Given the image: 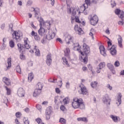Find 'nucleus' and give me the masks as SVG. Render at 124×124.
<instances>
[{"mask_svg": "<svg viewBox=\"0 0 124 124\" xmlns=\"http://www.w3.org/2000/svg\"><path fill=\"white\" fill-rule=\"evenodd\" d=\"M82 52L84 53L85 55L82 53V56L80 57L81 62L84 63H87L88 62V54L90 53V47L86 44H83V47L82 48Z\"/></svg>", "mask_w": 124, "mask_h": 124, "instance_id": "nucleus-1", "label": "nucleus"}, {"mask_svg": "<svg viewBox=\"0 0 124 124\" xmlns=\"http://www.w3.org/2000/svg\"><path fill=\"white\" fill-rule=\"evenodd\" d=\"M72 106L74 109H85V104L82 98L77 99L76 101L74 100L72 103Z\"/></svg>", "mask_w": 124, "mask_h": 124, "instance_id": "nucleus-2", "label": "nucleus"}, {"mask_svg": "<svg viewBox=\"0 0 124 124\" xmlns=\"http://www.w3.org/2000/svg\"><path fill=\"white\" fill-rule=\"evenodd\" d=\"M70 55V49L68 47H66L64 51V56L65 57H62V60L63 62V64L66 65L67 67H69L70 65L68 63V61L66 59V58H69V56Z\"/></svg>", "mask_w": 124, "mask_h": 124, "instance_id": "nucleus-3", "label": "nucleus"}, {"mask_svg": "<svg viewBox=\"0 0 124 124\" xmlns=\"http://www.w3.org/2000/svg\"><path fill=\"white\" fill-rule=\"evenodd\" d=\"M79 90L78 91L79 93L80 94H82L83 95H89V92L88 91V89L85 85L83 84H81L79 86Z\"/></svg>", "mask_w": 124, "mask_h": 124, "instance_id": "nucleus-4", "label": "nucleus"}, {"mask_svg": "<svg viewBox=\"0 0 124 124\" xmlns=\"http://www.w3.org/2000/svg\"><path fill=\"white\" fill-rule=\"evenodd\" d=\"M67 13L72 15L74 17H76V13H77V9L74 7H72L70 5L67 4Z\"/></svg>", "mask_w": 124, "mask_h": 124, "instance_id": "nucleus-5", "label": "nucleus"}, {"mask_svg": "<svg viewBox=\"0 0 124 124\" xmlns=\"http://www.w3.org/2000/svg\"><path fill=\"white\" fill-rule=\"evenodd\" d=\"M86 5L87 4H83L80 7L78 10H77V11L78 12V14H80V13H83L84 12L85 15H88L89 12L86 10V9L88 8V7Z\"/></svg>", "mask_w": 124, "mask_h": 124, "instance_id": "nucleus-6", "label": "nucleus"}, {"mask_svg": "<svg viewBox=\"0 0 124 124\" xmlns=\"http://www.w3.org/2000/svg\"><path fill=\"white\" fill-rule=\"evenodd\" d=\"M90 21L91 25L95 26L98 22V17H97V16L95 15H94L93 17H91Z\"/></svg>", "mask_w": 124, "mask_h": 124, "instance_id": "nucleus-7", "label": "nucleus"}, {"mask_svg": "<svg viewBox=\"0 0 124 124\" xmlns=\"http://www.w3.org/2000/svg\"><path fill=\"white\" fill-rule=\"evenodd\" d=\"M55 36L56 33L52 30H49L48 31V34L46 36V38L47 40H51V39L55 38Z\"/></svg>", "mask_w": 124, "mask_h": 124, "instance_id": "nucleus-8", "label": "nucleus"}, {"mask_svg": "<svg viewBox=\"0 0 124 124\" xmlns=\"http://www.w3.org/2000/svg\"><path fill=\"white\" fill-rule=\"evenodd\" d=\"M13 36L14 38H15L16 41H18L19 39H20V37L22 36V33L20 31H14V33H13Z\"/></svg>", "mask_w": 124, "mask_h": 124, "instance_id": "nucleus-9", "label": "nucleus"}, {"mask_svg": "<svg viewBox=\"0 0 124 124\" xmlns=\"http://www.w3.org/2000/svg\"><path fill=\"white\" fill-rule=\"evenodd\" d=\"M116 46L115 45L112 46L111 48H108V50L110 51V53L112 56H116L117 55Z\"/></svg>", "mask_w": 124, "mask_h": 124, "instance_id": "nucleus-10", "label": "nucleus"}, {"mask_svg": "<svg viewBox=\"0 0 124 124\" xmlns=\"http://www.w3.org/2000/svg\"><path fill=\"white\" fill-rule=\"evenodd\" d=\"M73 41V36H71V35L67 34L65 37V41L68 45L70 44V42Z\"/></svg>", "mask_w": 124, "mask_h": 124, "instance_id": "nucleus-11", "label": "nucleus"}, {"mask_svg": "<svg viewBox=\"0 0 124 124\" xmlns=\"http://www.w3.org/2000/svg\"><path fill=\"white\" fill-rule=\"evenodd\" d=\"M103 102L104 104H108L110 105V102H111V99L109 98V95L108 94H106L105 96L103 97Z\"/></svg>", "mask_w": 124, "mask_h": 124, "instance_id": "nucleus-12", "label": "nucleus"}, {"mask_svg": "<svg viewBox=\"0 0 124 124\" xmlns=\"http://www.w3.org/2000/svg\"><path fill=\"white\" fill-rule=\"evenodd\" d=\"M17 95L19 97H23V96H25V90L22 88H20L17 90Z\"/></svg>", "mask_w": 124, "mask_h": 124, "instance_id": "nucleus-13", "label": "nucleus"}, {"mask_svg": "<svg viewBox=\"0 0 124 124\" xmlns=\"http://www.w3.org/2000/svg\"><path fill=\"white\" fill-rule=\"evenodd\" d=\"M24 46L26 49H30L31 46H30V41L28 38H24Z\"/></svg>", "mask_w": 124, "mask_h": 124, "instance_id": "nucleus-14", "label": "nucleus"}, {"mask_svg": "<svg viewBox=\"0 0 124 124\" xmlns=\"http://www.w3.org/2000/svg\"><path fill=\"white\" fill-rule=\"evenodd\" d=\"M115 13L116 15H118L119 17H123L124 16V11H121L120 9H116L115 10Z\"/></svg>", "mask_w": 124, "mask_h": 124, "instance_id": "nucleus-15", "label": "nucleus"}, {"mask_svg": "<svg viewBox=\"0 0 124 124\" xmlns=\"http://www.w3.org/2000/svg\"><path fill=\"white\" fill-rule=\"evenodd\" d=\"M107 66L108 67V69L111 71L112 73L113 74H116V71L115 70V67L114 65L111 63H108L107 64Z\"/></svg>", "mask_w": 124, "mask_h": 124, "instance_id": "nucleus-16", "label": "nucleus"}, {"mask_svg": "<svg viewBox=\"0 0 124 124\" xmlns=\"http://www.w3.org/2000/svg\"><path fill=\"white\" fill-rule=\"evenodd\" d=\"M73 47V49L74 50H75V51H78V52L81 53V55H83V52H82V51H81V49H80V47H79V43H76L75 44H74Z\"/></svg>", "mask_w": 124, "mask_h": 124, "instance_id": "nucleus-17", "label": "nucleus"}, {"mask_svg": "<svg viewBox=\"0 0 124 124\" xmlns=\"http://www.w3.org/2000/svg\"><path fill=\"white\" fill-rule=\"evenodd\" d=\"M46 62L47 65H51V63H52V57L50 53L46 56Z\"/></svg>", "mask_w": 124, "mask_h": 124, "instance_id": "nucleus-18", "label": "nucleus"}, {"mask_svg": "<svg viewBox=\"0 0 124 124\" xmlns=\"http://www.w3.org/2000/svg\"><path fill=\"white\" fill-rule=\"evenodd\" d=\"M43 26L44 27V29H46V30H50V29L51 28V24L50 23V21L47 20L45 22V23H44L43 24Z\"/></svg>", "mask_w": 124, "mask_h": 124, "instance_id": "nucleus-19", "label": "nucleus"}, {"mask_svg": "<svg viewBox=\"0 0 124 124\" xmlns=\"http://www.w3.org/2000/svg\"><path fill=\"white\" fill-rule=\"evenodd\" d=\"M116 104L117 106H120L122 104V94L119 93L117 97Z\"/></svg>", "mask_w": 124, "mask_h": 124, "instance_id": "nucleus-20", "label": "nucleus"}, {"mask_svg": "<svg viewBox=\"0 0 124 124\" xmlns=\"http://www.w3.org/2000/svg\"><path fill=\"white\" fill-rule=\"evenodd\" d=\"M40 28L38 31V33L40 35H43L44 34H46L47 32V31L45 30V28H42V26H40Z\"/></svg>", "mask_w": 124, "mask_h": 124, "instance_id": "nucleus-21", "label": "nucleus"}, {"mask_svg": "<svg viewBox=\"0 0 124 124\" xmlns=\"http://www.w3.org/2000/svg\"><path fill=\"white\" fill-rule=\"evenodd\" d=\"M100 52L104 57H106L107 56V54H106V52L105 51V48H104V46H101L99 47Z\"/></svg>", "mask_w": 124, "mask_h": 124, "instance_id": "nucleus-22", "label": "nucleus"}, {"mask_svg": "<svg viewBox=\"0 0 124 124\" xmlns=\"http://www.w3.org/2000/svg\"><path fill=\"white\" fill-rule=\"evenodd\" d=\"M52 111L49 108H47L46 111V120H49L50 117V115Z\"/></svg>", "mask_w": 124, "mask_h": 124, "instance_id": "nucleus-23", "label": "nucleus"}, {"mask_svg": "<svg viewBox=\"0 0 124 124\" xmlns=\"http://www.w3.org/2000/svg\"><path fill=\"white\" fill-rule=\"evenodd\" d=\"M117 40L120 48H123V38L121 35H119Z\"/></svg>", "mask_w": 124, "mask_h": 124, "instance_id": "nucleus-24", "label": "nucleus"}, {"mask_svg": "<svg viewBox=\"0 0 124 124\" xmlns=\"http://www.w3.org/2000/svg\"><path fill=\"white\" fill-rule=\"evenodd\" d=\"M2 81L6 85H7V86H9L10 85V84H11L10 79L6 77L3 78Z\"/></svg>", "mask_w": 124, "mask_h": 124, "instance_id": "nucleus-25", "label": "nucleus"}, {"mask_svg": "<svg viewBox=\"0 0 124 124\" xmlns=\"http://www.w3.org/2000/svg\"><path fill=\"white\" fill-rule=\"evenodd\" d=\"M75 31H78V34H82L83 33V30L81 28L78 27V25H76L75 26Z\"/></svg>", "mask_w": 124, "mask_h": 124, "instance_id": "nucleus-26", "label": "nucleus"}, {"mask_svg": "<svg viewBox=\"0 0 124 124\" xmlns=\"http://www.w3.org/2000/svg\"><path fill=\"white\" fill-rule=\"evenodd\" d=\"M40 93H41V90L36 89L33 93V96H34V97H36V96H38Z\"/></svg>", "mask_w": 124, "mask_h": 124, "instance_id": "nucleus-27", "label": "nucleus"}, {"mask_svg": "<svg viewBox=\"0 0 124 124\" xmlns=\"http://www.w3.org/2000/svg\"><path fill=\"white\" fill-rule=\"evenodd\" d=\"M7 62L8 63V66H6V69L5 70H8L11 68V58H9L7 59Z\"/></svg>", "mask_w": 124, "mask_h": 124, "instance_id": "nucleus-28", "label": "nucleus"}, {"mask_svg": "<svg viewBox=\"0 0 124 124\" xmlns=\"http://www.w3.org/2000/svg\"><path fill=\"white\" fill-rule=\"evenodd\" d=\"M78 122H84V123H88V118L86 117H79L77 118Z\"/></svg>", "mask_w": 124, "mask_h": 124, "instance_id": "nucleus-29", "label": "nucleus"}, {"mask_svg": "<svg viewBox=\"0 0 124 124\" xmlns=\"http://www.w3.org/2000/svg\"><path fill=\"white\" fill-rule=\"evenodd\" d=\"M94 33H95V31H94V29L93 28L91 29L90 30L89 35L92 37V39H93V40L94 39V37H93V34H94Z\"/></svg>", "mask_w": 124, "mask_h": 124, "instance_id": "nucleus-30", "label": "nucleus"}, {"mask_svg": "<svg viewBox=\"0 0 124 124\" xmlns=\"http://www.w3.org/2000/svg\"><path fill=\"white\" fill-rule=\"evenodd\" d=\"M110 118L112 119V121H113L114 123H118V122L119 121V119L118 118V117L114 116L113 115H110Z\"/></svg>", "mask_w": 124, "mask_h": 124, "instance_id": "nucleus-31", "label": "nucleus"}, {"mask_svg": "<svg viewBox=\"0 0 124 124\" xmlns=\"http://www.w3.org/2000/svg\"><path fill=\"white\" fill-rule=\"evenodd\" d=\"M68 102H69V98L68 97H66L62 99V103L64 105L68 104Z\"/></svg>", "mask_w": 124, "mask_h": 124, "instance_id": "nucleus-32", "label": "nucleus"}, {"mask_svg": "<svg viewBox=\"0 0 124 124\" xmlns=\"http://www.w3.org/2000/svg\"><path fill=\"white\" fill-rule=\"evenodd\" d=\"M31 10L32 11L34 12L35 13V17H36L37 18H39V15H40V13L39 12L37 11V10H35L34 8H31Z\"/></svg>", "mask_w": 124, "mask_h": 124, "instance_id": "nucleus-33", "label": "nucleus"}, {"mask_svg": "<svg viewBox=\"0 0 124 124\" xmlns=\"http://www.w3.org/2000/svg\"><path fill=\"white\" fill-rule=\"evenodd\" d=\"M42 89H43V83L41 82L38 83L37 84V89L42 91Z\"/></svg>", "mask_w": 124, "mask_h": 124, "instance_id": "nucleus-34", "label": "nucleus"}, {"mask_svg": "<svg viewBox=\"0 0 124 124\" xmlns=\"http://www.w3.org/2000/svg\"><path fill=\"white\" fill-rule=\"evenodd\" d=\"M33 79V74L31 73L28 75V82H31V81Z\"/></svg>", "mask_w": 124, "mask_h": 124, "instance_id": "nucleus-35", "label": "nucleus"}, {"mask_svg": "<svg viewBox=\"0 0 124 124\" xmlns=\"http://www.w3.org/2000/svg\"><path fill=\"white\" fill-rule=\"evenodd\" d=\"M34 51L36 56H40V51L39 49L36 48V46H34Z\"/></svg>", "mask_w": 124, "mask_h": 124, "instance_id": "nucleus-36", "label": "nucleus"}, {"mask_svg": "<svg viewBox=\"0 0 124 124\" xmlns=\"http://www.w3.org/2000/svg\"><path fill=\"white\" fill-rule=\"evenodd\" d=\"M4 88L6 91L7 95H10V94H11V89L8 88L7 86H5Z\"/></svg>", "mask_w": 124, "mask_h": 124, "instance_id": "nucleus-37", "label": "nucleus"}, {"mask_svg": "<svg viewBox=\"0 0 124 124\" xmlns=\"http://www.w3.org/2000/svg\"><path fill=\"white\" fill-rule=\"evenodd\" d=\"M17 48L19 52H23V49L24 48V47L22 46V44H17Z\"/></svg>", "mask_w": 124, "mask_h": 124, "instance_id": "nucleus-38", "label": "nucleus"}, {"mask_svg": "<svg viewBox=\"0 0 124 124\" xmlns=\"http://www.w3.org/2000/svg\"><path fill=\"white\" fill-rule=\"evenodd\" d=\"M38 21L40 23V27H42L43 25L45 23L44 22V20H43V18L42 17L38 18Z\"/></svg>", "mask_w": 124, "mask_h": 124, "instance_id": "nucleus-39", "label": "nucleus"}, {"mask_svg": "<svg viewBox=\"0 0 124 124\" xmlns=\"http://www.w3.org/2000/svg\"><path fill=\"white\" fill-rule=\"evenodd\" d=\"M105 65H106V64L104 62H101L98 65V67L100 69H103V68L105 67Z\"/></svg>", "mask_w": 124, "mask_h": 124, "instance_id": "nucleus-40", "label": "nucleus"}, {"mask_svg": "<svg viewBox=\"0 0 124 124\" xmlns=\"http://www.w3.org/2000/svg\"><path fill=\"white\" fill-rule=\"evenodd\" d=\"M120 19H121V20L119 21L118 22V25L120 26H123V25L124 24V16H123V17H119Z\"/></svg>", "mask_w": 124, "mask_h": 124, "instance_id": "nucleus-41", "label": "nucleus"}, {"mask_svg": "<svg viewBox=\"0 0 124 124\" xmlns=\"http://www.w3.org/2000/svg\"><path fill=\"white\" fill-rule=\"evenodd\" d=\"M91 86L92 88L93 89L96 88V86H97V81H93L91 83Z\"/></svg>", "mask_w": 124, "mask_h": 124, "instance_id": "nucleus-42", "label": "nucleus"}, {"mask_svg": "<svg viewBox=\"0 0 124 124\" xmlns=\"http://www.w3.org/2000/svg\"><path fill=\"white\" fill-rule=\"evenodd\" d=\"M16 70L17 73H19V74H21V67L20 66L17 65L16 67Z\"/></svg>", "mask_w": 124, "mask_h": 124, "instance_id": "nucleus-43", "label": "nucleus"}, {"mask_svg": "<svg viewBox=\"0 0 124 124\" xmlns=\"http://www.w3.org/2000/svg\"><path fill=\"white\" fill-rule=\"evenodd\" d=\"M9 45L11 48H14V46H15V43H14V41L13 40L10 41L9 42Z\"/></svg>", "mask_w": 124, "mask_h": 124, "instance_id": "nucleus-44", "label": "nucleus"}, {"mask_svg": "<svg viewBox=\"0 0 124 124\" xmlns=\"http://www.w3.org/2000/svg\"><path fill=\"white\" fill-rule=\"evenodd\" d=\"M59 123H61L62 124H66V121L64 118H61L59 120Z\"/></svg>", "mask_w": 124, "mask_h": 124, "instance_id": "nucleus-45", "label": "nucleus"}, {"mask_svg": "<svg viewBox=\"0 0 124 124\" xmlns=\"http://www.w3.org/2000/svg\"><path fill=\"white\" fill-rule=\"evenodd\" d=\"M85 3L84 4H86L85 5L87 6V7L88 5H91V3H92V0H85Z\"/></svg>", "mask_w": 124, "mask_h": 124, "instance_id": "nucleus-46", "label": "nucleus"}, {"mask_svg": "<svg viewBox=\"0 0 124 124\" xmlns=\"http://www.w3.org/2000/svg\"><path fill=\"white\" fill-rule=\"evenodd\" d=\"M65 87L66 89H70V82H69V81H67L65 83Z\"/></svg>", "mask_w": 124, "mask_h": 124, "instance_id": "nucleus-47", "label": "nucleus"}, {"mask_svg": "<svg viewBox=\"0 0 124 124\" xmlns=\"http://www.w3.org/2000/svg\"><path fill=\"white\" fill-rule=\"evenodd\" d=\"M23 122L24 123V124H30V121L28 120V119H26L25 117L23 118Z\"/></svg>", "mask_w": 124, "mask_h": 124, "instance_id": "nucleus-48", "label": "nucleus"}, {"mask_svg": "<svg viewBox=\"0 0 124 124\" xmlns=\"http://www.w3.org/2000/svg\"><path fill=\"white\" fill-rule=\"evenodd\" d=\"M19 58L20 60H22V61H24V60L26 59V57H25V55L23 53H21L19 55Z\"/></svg>", "mask_w": 124, "mask_h": 124, "instance_id": "nucleus-49", "label": "nucleus"}, {"mask_svg": "<svg viewBox=\"0 0 124 124\" xmlns=\"http://www.w3.org/2000/svg\"><path fill=\"white\" fill-rule=\"evenodd\" d=\"M36 108H37V109L38 110H39V111H40V112H41L42 109V107H41V105H37L36 106Z\"/></svg>", "mask_w": 124, "mask_h": 124, "instance_id": "nucleus-50", "label": "nucleus"}, {"mask_svg": "<svg viewBox=\"0 0 124 124\" xmlns=\"http://www.w3.org/2000/svg\"><path fill=\"white\" fill-rule=\"evenodd\" d=\"M112 47V43L110 41L108 42V46L107 47V50H108V48H111Z\"/></svg>", "mask_w": 124, "mask_h": 124, "instance_id": "nucleus-51", "label": "nucleus"}, {"mask_svg": "<svg viewBox=\"0 0 124 124\" xmlns=\"http://www.w3.org/2000/svg\"><path fill=\"white\" fill-rule=\"evenodd\" d=\"M114 66L115 67H119L120 66V62L117 61L114 62Z\"/></svg>", "mask_w": 124, "mask_h": 124, "instance_id": "nucleus-52", "label": "nucleus"}, {"mask_svg": "<svg viewBox=\"0 0 124 124\" xmlns=\"http://www.w3.org/2000/svg\"><path fill=\"white\" fill-rule=\"evenodd\" d=\"M107 88L108 89L109 91H112V90L113 89V87L109 84L107 85Z\"/></svg>", "mask_w": 124, "mask_h": 124, "instance_id": "nucleus-53", "label": "nucleus"}, {"mask_svg": "<svg viewBox=\"0 0 124 124\" xmlns=\"http://www.w3.org/2000/svg\"><path fill=\"white\" fill-rule=\"evenodd\" d=\"M82 69L83 71H84V72H87V71H88V68H87V67L86 66L82 67Z\"/></svg>", "mask_w": 124, "mask_h": 124, "instance_id": "nucleus-54", "label": "nucleus"}, {"mask_svg": "<svg viewBox=\"0 0 124 124\" xmlns=\"http://www.w3.org/2000/svg\"><path fill=\"white\" fill-rule=\"evenodd\" d=\"M60 109L61 111H65V107L63 105H62L60 107Z\"/></svg>", "mask_w": 124, "mask_h": 124, "instance_id": "nucleus-55", "label": "nucleus"}, {"mask_svg": "<svg viewBox=\"0 0 124 124\" xmlns=\"http://www.w3.org/2000/svg\"><path fill=\"white\" fill-rule=\"evenodd\" d=\"M116 4H117L116 3V2H115V1H114L113 2H112L111 3V7H112V8L113 7H115V6H116Z\"/></svg>", "mask_w": 124, "mask_h": 124, "instance_id": "nucleus-56", "label": "nucleus"}, {"mask_svg": "<svg viewBox=\"0 0 124 124\" xmlns=\"http://www.w3.org/2000/svg\"><path fill=\"white\" fill-rule=\"evenodd\" d=\"M37 34V33L35 32H34V31H32L31 32V35H32V36H33L34 37Z\"/></svg>", "mask_w": 124, "mask_h": 124, "instance_id": "nucleus-57", "label": "nucleus"}, {"mask_svg": "<svg viewBox=\"0 0 124 124\" xmlns=\"http://www.w3.org/2000/svg\"><path fill=\"white\" fill-rule=\"evenodd\" d=\"M16 118H20V116H21V114L19 112H18L16 113Z\"/></svg>", "mask_w": 124, "mask_h": 124, "instance_id": "nucleus-58", "label": "nucleus"}, {"mask_svg": "<svg viewBox=\"0 0 124 124\" xmlns=\"http://www.w3.org/2000/svg\"><path fill=\"white\" fill-rule=\"evenodd\" d=\"M4 103H5V104H6V105H7V102H8V99H7V97H5L4 98Z\"/></svg>", "mask_w": 124, "mask_h": 124, "instance_id": "nucleus-59", "label": "nucleus"}, {"mask_svg": "<svg viewBox=\"0 0 124 124\" xmlns=\"http://www.w3.org/2000/svg\"><path fill=\"white\" fill-rule=\"evenodd\" d=\"M36 122H37V124H40L41 123V119L38 118L36 119Z\"/></svg>", "mask_w": 124, "mask_h": 124, "instance_id": "nucleus-60", "label": "nucleus"}, {"mask_svg": "<svg viewBox=\"0 0 124 124\" xmlns=\"http://www.w3.org/2000/svg\"><path fill=\"white\" fill-rule=\"evenodd\" d=\"M55 91L57 93H61V90L58 88L55 89Z\"/></svg>", "mask_w": 124, "mask_h": 124, "instance_id": "nucleus-61", "label": "nucleus"}, {"mask_svg": "<svg viewBox=\"0 0 124 124\" xmlns=\"http://www.w3.org/2000/svg\"><path fill=\"white\" fill-rule=\"evenodd\" d=\"M31 26L32 27V28H33V29H34V30L36 29V27H35L34 26L33 22H31Z\"/></svg>", "mask_w": 124, "mask_h": 124, "instance_id": "nucleus-62", "label": "nucleus"}, {"mask_svg": "<svg viewBox=\"0 0 124 124\" xmlns=\"http://www.w3.org/2000/svg\"><path fill=\"white\" fill-rule=\"evenodd\" d=\"M34 38L35 39V40H39L40 39L39 36L37 35V34L36 35V36L34 37Z\"/></svg>", "mask_w": 124, "mask_h": 124, "instance_id": "nucleus-63", "label": "nucleus"}, {"mask_svg": "<svg viewBox=\"0 0 124 124\" xmlns=\"http://www.w3.org/2000/svg\"><path fill=\"white\" fill-rule=\"evenodd\" d=\"M105 32L106 33H107V34H110V31L109 30V28L107 29Z\"/></svg>", "mask_w": 124, "mask_h": 124, "instance_id": "nucleus-64", "label": "nucleus"}]
</instances>
